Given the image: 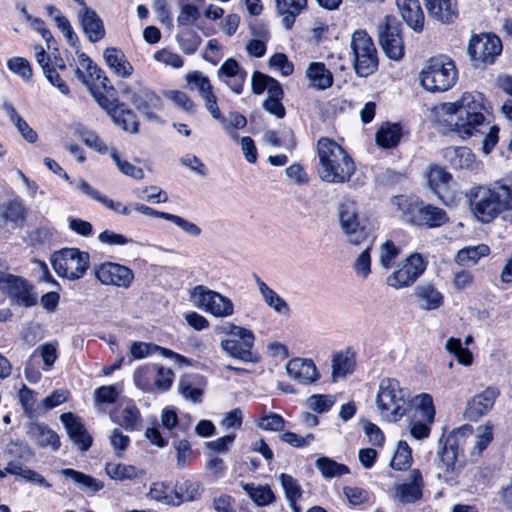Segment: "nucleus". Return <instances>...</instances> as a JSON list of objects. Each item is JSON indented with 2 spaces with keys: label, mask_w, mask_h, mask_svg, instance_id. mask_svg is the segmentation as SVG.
<instances>
[{
  "label": "nucleus",
  "mask_w": 512,
  "mask_h": 512,
  "mask_svg": "<svg viewBox=\"0 0 512 512\" xmlns=\"http://www.w3.org/2000/svg\"><path fill=\"white\" fill-rule=\"evenodd\" d=\"M318 175L327 183L342 184L355 173V163L347 151L336 141L321 137L317 142Z\"/></svg>",
  "instance_id": "obj_1"
},
{
  "label": "nucleus",
  "mask_w": 512,
  "mask_h": 512,
  "mask_svg": "<svg viewBox=\"0 0 512 512\" xmlns=\"http://www.w3.org/2000/svg\"><path fill=\"white\" fill-rule=\"evenodd\" d=\"M376 406L383 419L396 422L408 410V392L394 378H384L379 383Z\"/></svg>",
  "instance_id": "obj_2"
},
{
  "label": "nucleus",
  "mask_w": 512,
  "mask_h": 512,
  "mask_svg": "<svg viewBox=\"0 0 512 512\" xmlns=\"http://www.w3.org/2000/svg\"><path fill=\"white\" fill-rule=\"evenodd\" d=\"M421 86L429 92H445L451 89L458 79L454 62L447 56L430 58L423 66L420 75Z\"/></svg>",
  "instance_id": "obj_3"
},
{
  "label": "nucleus",
  "mask_w": 512,
  "mask_h": 512,
  "mask_svg": "<svg viewBox=\"0 0 512 512\" xmlns=\"http://www.w3.org/2000/svg\"><path fill=\"white\" fill-rule=\"evenodd\" d=\"M455 104L458 112L455 131L465 136L480 131L479 127L485 122L484 112L487 111L484 95L476 91L465 92Z\"/></svg>",
  "instance_id": "obj_4"
},
{
  "label": "nucleus",
  "mask_w": 512,
  "mask_h": 512,
  "mask_svg": "<svg viewBox=\"0 0 512 512\" xmlns=\"http://www.w3.org/2000/svg\"><path fill=\"white\" fill-rule=\"evenodd\" d=\"M220 330L230 336L220 342L222 351L227 355L245 363H256L259 360V356L253 351L255 334L252 330L233 323H227Z\"/></svg>",
  "instance_id": "obj_5"
},
{
  "label": "nucleus",
  "mask_w": 512,
  "mask_h": 512,
  "mask_svg": "<svg viewBox=\"0 0 512 512\" xmlns=\"http://www.w3.org/2000/svg\"><path fill=\"white\" fill-rule=\"evenodd\" d=\"M394 204L402 211L404 220L414 225L434 228L446 224L449 220L443 209L419 200L398 196L395 197Z\"/></svg>",
  "instance_id": "obj_6"
},
{
  "label": "nucleus",
  "mask_w": 512,
  "mask_h": 512,
  "mask_svg": "<svg viewBox=\"0 0 512 512\" xmlns=\"http://www.w3.org/2000/svg\"><path fill=\"white\" fill-rule=\"evenodd\" d=\"M504 196L505 192L500 191L498 184L474 187L469 192L471 210L479 221L489 223L506 208Z\"/></svg>",
  "instance_id": "obj_7"
},
{
  "label": "nucleus",
  "mask_w": 512,
  "mask_h": 512,
  "mask_svg": "<svg viewBox=\"0 0 512 512\" xmlns=\"http://www.w3.org/2000/svg\"><path fill=\"white\" fill-rule=\"evenodd\" d=\"M492 426L485 424L477 428L476 433L470 425L454 429L446 438V443L462 455L467 450L470 455H479L492 441Z\"/></svg>",
  "instance_id": "obj_8"
},
{
  "label": "nucleus",
  "mask_w": 512,
  "mask_h": 512,
  "mask_svg": "<svg viewBox=\"0 0 512 512\" xmlns=\"http://www.w3.org/2000/svg\"><path fill=\"white\" fill-rule=\"evenodd\" d=\"M189 299L194 307L216 318H228L234 314L232 300L207 286H195L190 290Z\"/></svg>",
  "instance_id": "obj_9"
},
{
  "label": "nucleus",
  "mask_w": 512,
  "mask_h": 512,
  "mask_svg": "<svg viewBox=\"0 0 512 512\" xmlns=\"http://www.w3.org/2000/svg\"><path fill=\"white\" fill-rule=\"evenodd\" d=\"M350 48L353 55V66L360 77H367L376 71L378 56L371 37L364 30L352 34Z\"/></svg>",
  "instance_id": "obj_10"
},
{
  "label": "nucleus",
  "mask_w": 512,
  "mask_h": 512,
  "mask_svg": "<svg viewBox=\"0 0 512 512\" xmlns=\"http://www.w3.org/2000/svg\"><path fill=\"white\" fill-rule=\"evenodd\" d=\"M55 272L69 280H76L85 274L89 267V254L77 248H67L52 257Z\"/></svg>",
  "instance_id": "obj_11"
},
{
  "label": "nucleus",
  "mask_w": 512,
  "mask_h": 512,
  "mask_svg": "<svg viewBox=\"0 0 512 512\" xmlns=\"http://www.w3.org/2000/svg\"><path fill=\"white\" fill-rule=\"evenodd\" d=\"M174 372L156 364L137 368L133 374L135 385L144 392L167 391L174 381Z\"/></svg>",
  "instance_id": "obj_12"
},
{
  "label": "nucleus",
  "mask_w": 512,
  "mask_h": 512,
  "mask_svg": "<svg viewBox=\"0 0 512 512\" xmlns=\"http://www.w3.org/2000/svg\"><path fill=\"white\" fill-rule=\"evenodd\" d=\"M338 220L341 231L348 243L358 246L368 238V231L361 225L355 201L347 199L338 207Z\"/></svg>",
  "instance_id": "obj_13"
},
{
  "label": "nucleus",
  "mask_w": 512,
  "mask_h": 512,
  "mask_svg": "<svg viewBox=\"0 0 512 512\" xmlns=\"http://www.w3.org/2000/svg\"><path fill=\"white\" fill-rule=\"evenodd\" d=\"M427 262L421 254L412 253L405 258L399 267L389 274L386 284L396 290L413 285L426 270Z\"/></svg>",
  "instance_id": "obj_14"
},
{
  "label": "nucleus",
  "mask_w": 512,
  "mask_h": 512,
  "mask_svg": "<svg viewBox=\"0 0 512 512\" xmlns=\"http://www.w3.org/2000/svg\"><path fill=\"white\" fill-rule=\"evenodd\" d=\"M400 26L393 16H386L378 26L379 43L386 56L393 60H400L404 56Z\"/></svg>",
  "instance_id": "obj_15"
},
{
  "label": "nucleus",
  "mask_w": 512,
  "mask_h": 512,
  "mask_svg": "<svg viewBox=\"0 0 512 512\" xmlns=\"http://www.w3.org/2000/svg\"><path fill=\"white\" fill-rule=\"evenodd\" d=\"M502 44L499 37L491 34L472 36L468 45V53L472 60L479 64H491L501 53Z\"/></svg>",
  "instance_id": "obj_16"
},
{
  "label": "nucleus",
  "mask_w": 512,
  "mask_h": 512,
  "mask_svg": "<svg viewBox=\"0 0 512 512\" xmlns=\"http://www.w3.org/2000/svg\"><path fill=\"white\" fill-rule=\"evenodd\" d=\"M0 289L7 293L19 305L31 307L37 302L33 287L25 279L12 275L8 271L0 278Z\"/></svg>",
  "instance_id": "obj_17"
},
{
  "label": "nucleus",
  "mask_w": 512,
  "mask_h": 512,
  "mask_svg": "<svg viewBox=\"0 0 512 512\" xmlns=\"http://www.w3.org/2000/svg\"><path fill=\"white\" fill-rule=\"evenodd\" d=\"M96 279L103 285L128 288L134 280L133 271L122 264L103 262L94 267Z\"/></svg>",
  "instance_id": "obj_18"
},
{
  "label": "nucleus",
  "mask_w": 512,
  "mask_h": 512,
  "mask_svg": "<svg viewBox=\"0 0 512 512\" xmlns=\"http://www.w3.org/2000/svg\"><path fill=\"white\" fill-rule=\"evenodd\" d=\"M26 436L38 448L57 451L61 446L59 435L45 423L30 422L26 426Z\"/></svg>",
  "instance_id": "obj_19"
},
{
  "label": "nucleus",
  "mask_w": 512,
  "mask_h": 512,
  "mask_svg": "<svg viewBox=\"0 0 512 512\" xmlns=\"http://www.w3.org/2000/svg\"><path fill=\"white\" fill-rule=\"evenodd\" d=\"M60 421L65 426L70 439L81 451H86L92 444V438L88 434L82 420L75 414L68 412L60 416Z\"/></svg>",
  "instance_id": "obj_20"
},
{
  "label": "nucleus",
  "mask_w": 512,
  "mask_h": 512,
  "mask_svg": "<svg viewBox=\"0 0 512 512\" xmlns=\"http://www.w3.org/2000/svg\"><path fill=\"white\" fill-rule=\"evenodd\" d=\"M286 371L289 377L301 384H311L320 378V373L313 360L307 358H293L288 361Z\"/></svg>",
  "instance_id": "obj_21"
},
{
  "label": "nucleus",
  "mask_w": 512,
  "mask_h": 512,
  "mask_svg": "<svg viewBox=\"0 0 512 512\" xmlns=\"http://www.w3.org/2000/svg\"><path fill=\"white\" fill-rule=\"evenodd\" d=\"M218 77L233 92L240 94L246 81L247 72L232 58L227 59L218 70Z\"/></svg>",
  "instance_id": "obj_22"
},
{
  "label": "nucleus",
  "mask_w": 512,
  "mask_h": 512,
  "mask_svg": "<svg viewBox=\"0 0 512 512\" xmlns=\"http://www.w3.org/2000/svg\"><path fill=\"white\" fill-rule=\"evenodd\" d=\"M500 392L497 387L489 386L481 393L475 395L469 402L466 414L471 419H478L490 411Z\"/></svg>",
  "instance_id": "obj_23"
},
{
  "label": "nucleus",
  "mask_w": 512,
  "mask_h": 512,
  "mask_svg": "<svg viewBox=\"0 0 512 512\" xmlns=\"http://www.w3.org/2000/svg\"><path fill=\"white\" fill-rule=\"evenodd\" d=\"M428 14L436 21L449 24L458 16L457 0H424Z\"/></svg>",
  "instance_id": "obj_24"
},
{
  "label": "nucleus",
  "mask_w": 512,
  "mask_h": 512,
  "mask_svg": "<svg viewBox=\"0 0 512 512\" xmlns=\"http://www.w3.org/2000/svg\"><path fill=\"white\" fill-rule=\"evenodd\" d=\"M406 24L416 33L424 30L425 16L418 0H395Z\"/></svg>",
  "instance_id": "obj_25"
},
{
  "label": "nucleus",
  "mask_w": 512,
  "mask_h": 512,
  "mask_svg": "<svg viewBox=\"0 0 512 512\" xmlns=\"http://www.w3.org/2000/svg\"><path fill=\"white\" fill-rule=\"evenodd\" d=\"M106 65L121 78H129L133 74V66L125 54L115 47L106 48L103 52Z\"/></svg>",
  "instance_id": "obj_26"
},
{
  "label": "nucleus",
  "mask_w": 512,
  "mask_h": 512,
  "mask_svg": "<svg viewBox=\"0 0 512 512\" xmlns=\"http://www.w3.org/2000/svg\"><path fill=\"white\" fill-rule=\"evenodd\" d=\"M255 282L265 304L277 314L288 317L291 313L289 304L258 276H255Z\"/></svg>",
  "instance_id": "obj_27"
},
{
  "label": "nucleus",
  "mask_w": 512,
  "mask_h": 512,
  "mask_svg": "<svg viewBox=\"0 0 512 512\" xmlns=\"http://www.w3.org/2000/svg\"><path fill=\"white\" fill-rule=\"evenodd\" d=\"M414 295L418 307L425 311L438 309L443 304L442 294L431 284L418 285Z\"/></svg>",
  "instance_id": "obj_28"
},
{
  "label": "nucleus",
  "mask_w": 512,
  "mask_h": 512,
  "mask_svg": "<svg viewBox=\"0 0 512 512\" xmlns=\"http://www.w3.org/2000/svg\"><path fill=\"white\" fill-rule=\"evenodd\" d=\"M82 28L90 42H98L105 35V29L102 20L95 11L85 8L79 14Z\"/></svg>",
  "instance_id": "obj_29"
},
{
  "label": "nucleus",
  "mask_w": 512,
  "mask_h": 512,
  "mask_svg": "<svg viewBox=\"0 0 512 512\" xmlns=\"http://www.w3.org/2000/svg\"><path fill=\"white\" fill-rule=\"evenodd\" d=\"M111 420L127 431H134L141 425V413L132 403L110 413Z\"/></svg>",
  "instance_id": "obj_30"
},
{
  "label": "nucleus",
  "mask_w": 512,
  "mask_h": 512,
  "mask_svg": "<svg viewBox=\"0 0 512 512\" xmlns=\"http://www.w3.org/2000/svg\"><path fill=\"white\" fill-rule=\"evenodd\" d=\"M306 78L309 81V87L316 90H325L333 84L332 73L321 62L309 64L306 70Z\"/></svg>",
  "instance_id": "obj_31"
},
{
  "label": "nucleus",
  "mask_w": 512,
  "mask_h": 512,
  "mask_svg": "<svg viewBox=\"0 0 512 512\" xmlns=\"http://www.w3.org/2000/svg\"><path fill=\"white\" fill-rule=\"evenodd\" d=\"M403 137L402 126L398 123L384 122L378 128L375 139L379 147L390 149L396 147Z\"/></svg>",
  "instance_id": "obj_32"
},
{
  "label": "nucleus",
  "mask_w": 512,
  "mask_h": 512,
  "mask_svg": "<svg viewBox=\"0 0 512 512\" xmlns=\"http://www.w3.org/2000/svg\"><path fill=\"white\" fill-rule=\"evenodd\" d=\"M443 156L454 169H472L475 164V156L467 147H448Z\"/></svg>",
  "instance_id": "obj_33"
},
{
  "label": "nucleus",
  "mask_w": 512,
  "mask_h": 512,
  "mask_svg": "<svg viewBox=\"0 0 512 512\" xmlns=\"http://www.w3.org/2000/svg\"><path fill=\"white\" fill-rule=\"evenodd\" d=\"M201 377L196 374L184 375L179 379L178 392L183 398L193 403L202 401L203 389L200 386Z\"/></svg>",
  "instance_id": "obj_34"
},
{
  "label": "nucleus",
  "mask_w": 512,
  "mask_h": 512,
  "mask_svg": "<svg viewBox=\"0 0 512 512\" xmlns=\"http://www.w3.org/2000/svg\"><path fill=\"white\" fill-rule=\"evenodd\" d=\"M199 485L190 480L177 481L173 487L171 506H179L183 502L194 501L199 497Z\"/></svg>",
  "instance_id": "obj_35"
},
{
  "label": "nucleus",
  "mask_w": 512,
  "mask_h": 512,
  "mask_svg": "<svg viewBox=\"0 0 512 512\" xmlns=\"http://www.w3.org/2000/svg\"><path fill=\"white\" fill-rule=\"evenodd\" d=\"M431 114L435 122L455 131L458 118L455 102L440 103L431 109Z\"/></svg>",
  "instance_id": "obj_36"
},
{
  "label": "nucleus",
  "mask_w": 512,
  "mask_h": 512,
  "mask_svg": "<svg viewBox=\"0 0 512 512\" xmlns=\"http://www.w3.org/2000/svg\"><path fill=\"white\" fill-rule=\"evenodd\" d=\"M132 103L148 119H158L154 110L160 107L161 99L156 94L152 92H143L135 94L132 98Z\"/></svg>",
  "instance_id": "obj_37"
},
{
  "label": "nucleus",
  "mask_w": 512,
  "mask_h": 512,
  "mask_svg": "<svg viewBox=\"0 0 512 512\" xmlns=\"http://www.w3.org/2000/svg\"><path fill=\"white\" fill-rule=\"evenodd\" d=\"M241 487L247 493L249 498L259 507L272 504L275 500V494L269 485H255L254 483H242Z\"/></svg>",
  "instance_id": "obj_38"
},
{
  "label": "nucleus",
  "mask_w": 512,
  "mask_h": 512,
  "mask_svg": "<svg viewBox=\"0 0 512 512\" xmlns=\"http://www.w3.org/2000/svg\"><path fill=\"white\" fill-rule=\"evenodd\" d=\"M414 419L426 420L428 423L434 422L435 408L432 397L429 394L422 393L414 397L412 400Z\"/></svg>",
  "instance_id": "obj_39"
},
{
  "label": "nucleus",
  "mask_w": 512,
  "mask_h": 512,
  "mask_svg": "<svg viewBox=\"0 0 512 512\" xmlns=\"http://www.w3.org/2000/svg\"><path fill=\"white\" fill-rule=\"evenodd\" d=\"M490 249L487 245L481 244L477 246H467L460 249L455 257L458 265L470 267L477 264V262L489 254Z\"/></svg>",
  "instance_id": "obj_40"
},
{
  "label": "nucleus",
  "mask_w": 512,
  "mask_h": 512,
  "mask_svg": "<svg viewBox=\"0 0 512 512\" xmlns=\"http://www.w3.org/2000/svg\"><path fill=\"white\" fill-rule=\"evenodd\" d=\"M279 480L291 509L294 512H301V507L297 505V500L302 496V489L298 481L285 473L280 474Z\"/></svg>",
  "instance_id": "obj_41"
},
{
  "label": "nucleus",
  "mask_w": 512,
  "mask_h": 512,
  "mask_svg": "<svg viewBox=\"0 0 512 512\" xmlns=\"http://www.w3.org/2000/svg\"><path fill=\"white\" fill-rule=\"evenodd\" d=\"M6 471L11 475L20 476L26 481L35 483L39 486L45 488L51 487V484L47 482L41 474L32 469L24 467L17 461H9L6 465Z\"/></svg>",
  "instance_id": "obj_42"
},
{
  "label": "nucleus",
  "mask_w": 512,
  "mask_h": 512,
  "mask_svg": "<svg viewBox=\"0 0 512 512\" xmlns=\"http://www.w3.org/2000/svg\"><path fill=\"white\" fill-rule=\"evenodd\" d=\"M105 470L109 477L118 481L134 480L144 475L137 467L123 463H108Z\"/></svg>",
  "instance_id": "obj_43"
},
{
  "label": "nucleus",
  "mask_w": 512,
  "mask_h": 512,
  "mask_svg": "<svg viewBox=\"0 0 512 512\" xmlns=\"http://www.w3.org/2000/svg\"><path fill=\"white\" fill-rule=\"evenodd\" d=\"M439 456L445 471L450 474V476L445 477V482L453 485L455 483L454 474L458 469L457 462L459 457L463 455L458 450H455L445 442V445L442 451L439 453Z\"/></svg>",
  "instance_id": "obj_44"
},
{
  "label": "nucleus",
  "mask_w": 512,
  "mask_h": 512,
  "mask_svg": "<svg viewBox=\"0 0 512 512\" xmlns=\"http://www.w3.org/2000/svg\"><path fill=\"white\" fill-rule=\"evenodd\" d=\"M61 474L71 479L79 488L89 491H99L103 485L97 479L71 468L61 470Z\"/></svg>",
  "instance_id": "obj_45"
},
{
  "label": "nucleus",
  "mask_w": 512,
  "mask_h": 512,
  "mask_svg": "<svg viewBox=\"0 0 512 512\" xmlns=\"http://www.w3.org/2000/svg\"><path fill=\"white\" fill-rule=\"evenodd\" d=\"M315 465L317 469L320 471L321 475L326 479L340 477L350 472L348 466L338 463L333 459L325 456L319 457L316 460Z\"/></svg>",
  "instance_id": "obj_46"
},
{
  "label": "nucleus",
  "mask_w": 512,
  "mask_h": 512,
  "mask_svg": "<svg viewBox=\"0 0 512 512\" xmlns=\"http://www.w3.org/2000/svg\"><path fill=\"white\" fill-rule=\"evenodd\" d=\"M75 73L81 82L88 84L92 78H100L101 70L93 64L85 53L81 52L78 53V65Z\"/></svg>",
  "instance_id": "obj_47"
},
{
  "label": "nucleus",
  "mask_w": 512,
  "mask_h": 512,
  "mask_svg": "<svg viewBox=\"0 0 512 512\" xmlns=\"http://www.w3.org/2000/svg\"><path fill=\"white\" fill-rule=\"evenodd\" d=\"M393 497L402 504L413 503L422 497V490L416 484H396L393 488Z\"/></svg>",
  "instance_id": "obj_48"
},
{
  "label": "nucleus",
  "mask_w": 512,
  "mask_h": 512,
  "mask_svg": "<svg viewBox=\"0 0 512 512\" xmlns=\"http://www.w3.org/2000/svg\"><path fill=\"white\" fill-rule=\"evenodd\" d=\"M112 118L115 124L121 126L123 130L130 133L138 131V121L131 110H126L122 106H116L112 111Z\"/></svg>",
  "instance_id": "obj_49"
},
{
  "label": "nucleus",
  "mask_w": 512,
  "mask_h": 512,
  "mask_svg": "<svg viewBox=\"0 0 512 512\" xmlns=\"http://www.w3.org/2000/svg\"><path fill=\"white\" fill-rule=\"evenodd\" d=\"M4 109L11 122H13L17 127L23 138L30 143H34L37 140L36 132L29 127L27 122L17 113L15 108L10 103H5Z\"/></svg>",
  "instance_id": "obj_50"
},
{
  "label": "nucleus",
  "mask_w": 512,
  "mask_h": 512,
  "mask_svg": "<svg viewBox=\"0 0 512 512\" xmlns=\"http://www.w3.org/2000/svg\"><path fill=\"white\" fill-rule=\"evenodd\" d=\"M446 350L453 354L458 363L463 366H471L473 363V355L467 349L464 348L459 338L450 337L445 344Z\"/></svg>",
  "instance_id": "obj_51"
},
{
  "label": "nucleus",
  "mask_w": 512,
  "mask_h": 512,
  "mask_svg": "<svg viewBox=\"0 0 512 512\" xmlns=\"http://www.w3.org/2000/svg\"><path fill=\"white\" fill-rule=\"evenodd\" d=\"M428 184L430 188L437 194H440V190L447 187L451 182L452 176L444 168L439 166L431 167L428 172Z\"/></svg>",
  "instance_id": "obj_52"
},
{
  "label": "nucleus",
  "mask_w": 512,
  "mask_h": 512,
  "mask_svg": "<svg viewBox=\"0 0 512 512\" xmlns=\"http://www.w3.org/2000/svg\"><path fill=\"white\" fill-rule=\"evenodd\" d=\"M354 369L353 359L346 353H338L334 355L332 360V378L336 381L345 377Z\"/></svg>",
  "instance_id": "obj_53"
},
{
  "label": "nucleus",
  "mask_w": 512,
  "mask_h": 512,
  "mask_svg": "<svg viewBox=\"0 0 512 512\" xmlns=\"http://www.w3.org/2000/svg\"><path fill=\"white\" fill-rule=\"evenodd\" d=\"M412 453L405 441H399L390 466L396 470H406L411 466Z\"/></svg>",
  "instance_id": "obj_54"
},
{
  "label": "nucleus",
  "mask_w": 512,
  "mask_h": 512,
  "mask_svg": "<svg viewBox=\"0 0 512 512\" xmlns=\"http://www.w3.org/2000/svg\"><path fill=\"white\" fill-rule=\"evenodd\" d=\"M110 156L114 161L119 171L125 176L131 177L135 180H142L144 178V171L141 167H137L132 163L123 160L116 149H111Z\"/></svg>",
  "instance_id": "obj_55"
},
{
  "label": "nucleus",
  "mask_w": 512,
  "mask_h": 512,
  "mask_svg": "<svg viewBox=\"0 0 512 512\" xmlns=\"http://www.w3.org/2000/svg\"><path fill=\"white\" fill-rule=\"evenodd\" d=\"M186 81L191 90H196L201 97L213 91L209 78L201 71H193L186 75Z\"/></svg>",
  "instance_id": "obj_56"
},
{
  "label": "nucleus",
  "mask_w": 512,
  "mask_h": 512,
  "mask_svg": "<svg viewBox=\"0 0 512 512\" xmlns=\"http://www.w3.org/2000/svg\"><path fill=\"white\" fill-rule=\"evenodd\" d=\"M177 41L185 54H193L201 44V37L192 29H185L177 35Z\"/></svg>",
  "instance_id": "obj_57"
},
{
  "label": "nucleus",
  "mask_w": 512,
  "mask_h": 512,
  "mask_svg": "<svg viewBox=\"0 0 512 512\" xmlns=\"http://www.w3.org/2000/svg\"><path fill=\"white\" fill-rule=\"evenodd\" d=\"M400 254V249L394 244L393 241L387 240L380 246L379 262L380 265L388 270L393 267L396 258Z\"/></svg>",
  "instance_id": "obj_58"
},
{
  "label": "nucleus",
  "mask_w": 512,
  "mask_h": 512,
  "mask_svg": "<svg viewBox=\"0 0 512 512\" xmlns=\"http://www.w3.org/2000/svg\"><path fill=\"white\" fill-rule=\"evenodd\" d=\"M1 215L5 220L11 222L23 221L26 209L20 200L14 199L2 206Z\"/></svg>",
  "instance_id": "obj_59"
},
{
  "label": "nucleus",
  "mask_w": 512,
  "mask_h": 512,
  "mask_svg": "<svg viewBox=\"0 0 512 512\" xmlns=\"http://www.w3.org/2000/svg\"><path fill=\"white\" fill-rule=\"evenodd\" d=\"M336 399L332 395L314 394L306 400V406L316 412L325 413L335 404Z\"/></svg>",
  "instance_id": "obj_60"
},
{
  "label": "nucleus",
  "mask_w": 512,
  "mask_h": 512,
  "mask_svg": "<svg viewBox=\"0 0 512 512\" xmlns=\"http://www.w3.org/2000/svg\"><path fill=\"white\" fill-rule=\"evenodd\" d=\"M121 393L116 385L101 386L94 391V398L97 404L115 403Z\"/></svg>",
  "instance_id": "obj_61"
},
{
  "label": "nucleus",
  "mask_w": 512,
  "mask_h": 512,
  "mask_svg": "<svg viewBox=\"0 0 512 512\" xmlns=\"http://www.w3.org/2000/svg\"><path fill=\"white\" fill-rule=\"evenodd\" d=\"M173 488L170 487L166 482L153 483L149 489L148 495L151 499L160 503L171 505Z\"/></svg>",
  "instance_id": "obj_62"
},
{
  "label": "nucleus",
  "mask_w": 512,
  "mask_h": 512,
  "mask_svg": "<svg viewBox=\"0 0 512 512\" xmlns=\"http://www.w3.org/2000/svg\"><path fill=\"white\" fill-rule=\"evenodd\" d=\"M269 67L282 76H290L294 71L293 63L283 53H276L269 59Z\"/></svg>",
  "instance_id": "obj_63"
},
{
  "label": "nucleus",
  "mask_w": 512,
  "mask_h": 512,
  "mask_svg": "<svg viewBox=\"0 0 512 512\" xmlns=\"http://www.w3.org/2000/svg\"><path fill=\"white\" fill-rule=\"evenodd\" d=\"M166 97L171 100L175 106L186 113H195V104L186 93L178 90H171L166 93Z\"/></svg>",
  "instance_id": "obj_64"
}]
</instances>
